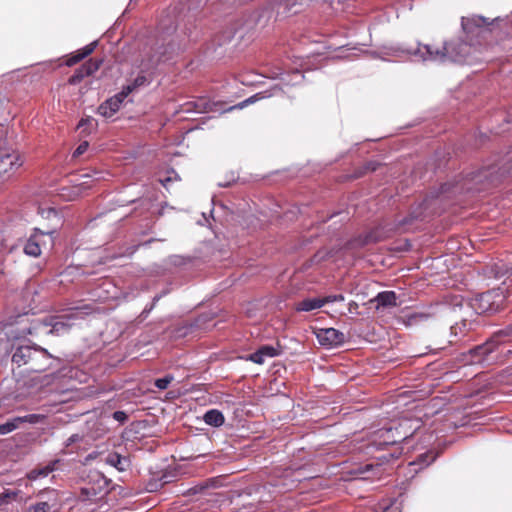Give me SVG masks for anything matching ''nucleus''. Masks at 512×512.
<instances>
[{
	"label": "nucleus",
	"instance_id": "nucleus-1",
	"mask_svg": "<svg viewBox=\"0 0 512 512\" xmlns=\"http://www.w3.org/2000/svg\"><path fill=\"white\" fill-rule=\"evenodd\" d=\"M187 0H179L171 4L158 23L157 35L148 48L143 51L141 73L128 85L132 91L149 85L152 81L151 71L160 63L168 60L182 48L190 36L191 25L195 19L192 8L187 6Z\"/></svg>",
	"mask_w": 512,
	"mask_h": 512
},
{
	"label": "nucleus",
	"instance_id": "nucleus-2",
	"mask_svg": "<svg viewBox=\"0 0 512 512\" xmlns=\"http://www.w3.org/2000/svg\"><path fill=\"white\" fill-rule=\"evenodd\" d=\"M498 18L489 19L480 15L462 17V30L467 41L453 40L445 42L442 49L433 48L430 45H419L411 52L418 60L444 63L451 61L461 64H472L476 58L472 57L475 45L480 44V39L491 31L490 26Z\"/></svg>",
	"mask_w": 512,
	"mask_h": 512
},
{
	"label": "nucleus",
	"instance_id": "nucleus-3",
	"mask_svg": "<svg viewBox=\"0 0 512 512\" xmlns=\"http://www.w3.org/2000/svg\"><path fill=\"white\" fill-rule=\"evenodd\" d=\"M512 175V149L502 157H495L479 168H472L445 182L435 191L432 198H452L459 194L482 192L495 185L504 177Z\"/></svg>",
	"mask_w": 512,
	"mask_h": 512
},
{
	"label": "nucleus",
	"instance_id": "nucleus-4",
	"mask_svg": "<svg viewBox=\"0 0 512 512\" xmlns=\"http://www.w3.org/2000/svg\"><path fill=\"white\" fill-rule=\"evenodd\" d=\"M21 336L24 335L21 333ZM13 338H0V357L11 355L12 363L18 367L28 365L30 371L43 372L51 368L54 361L59 362L58 358L39 345L22 344L20 335L15 334Z\"/></svg>",
	"mask_w": 512,
	"mask_h": 512
},
{
	"label": "nucleus",
	"instance_id": "nucleus-5",
	"mask_svg": "<svg viewBox=\"0 0 512 512\" xmlns=\"http://www.w3.org/2000/svg\"><path fill=\"white\" fill-rule=\"evenodd\" d=\"M91 307L84 305L81 307H73L69 312L56 315L47 316L43 319H33L29 327L22 329L23 335H61L69 331L73 326L76 319H80L83 315L90 313Z\"/></svg>",
	"mask_w": 512,
	"mask_h": 512
},
{
	"label": "nucleus",
	"instance_id": "nucleus-6",
	"mask_svg": "<svg viewBox=\"0 0 512 512\" xmlns=\"http://www.w3.org/2000/svg\"><path fill=\"white\" fill-rule=\"evenodd\" d=\"M420 428L418 419L402 418L398 421H393L389 426L383 427L376 432V436L383 445H394L401 442H406L409 438L413 437L417 430Z\"/></svg>",
	"mask_w": 512,
	"mask_h": 512
},
{
	"label": "nucleus",
	"instance_id": "nucleus-7",
	"mask_svg": "<svg viewBox=\"0 0 512 512\" xmlns=\"http://www.w3.org/2000/svg\"><path fill=\"white\" fill-rule=\"evenodd\" d=\"M512 341V323L494 332L486 342L477 345L469 350L472 362L482 363L489 360V355L504 343Z\"/></svg>",
	"mask_w": 512,
	"mask_h": 512
},
{
	"label": "nucleus",
	"instance_id": "nucleus-8",
	"mask_svg": "<svg viewBox=\"0 0 512 512\" xmlns=\"http://www.w3.org/2000/svg\"><path fill=\"white\" fill-rule=\"evenodd\" d=\"M512 296V289L506 285H502L483 292L476 299L477 309L480 313H496L500 311L508 297Z\"/></svg>",
	"mask_w": 512,
	"mask_h": 512
},
{
	"label": "nucleus",
	"instance_id": "nucleus-9",
	"mask_svg": "<svg viewBox=\"0 0 512 512\" xmlns=\"http://www.w3.org/2000/svg\"><path fill=\"white\" fill-rule=\"evenodd\" d=\"M56 232V229L43 231L39 228H34L32 234L24 244V253L31 257L40 256L42 252V246H46L47 244L50 246L53 245V236Z\"/></svg>",
	"mask_w": 512,
	"mask_h": 512
},
{
	"label": "nucleus",
	"instance_id": "nucleus-10",
	"mask_svg": "<svg viewBox=\"0 0 512 512\" xmlns=\"http://www.w3.org/2000/svg\"><path fill=\"white\" fill-rule=\"evenodd\" d=\"M22 164L23 159L17 151L0 150V178H9Z\"/></svg>",
	"mask_w": 512,
	"mask_h": 512
},
{
	"label": "nucleus",
	"instance_id": "nucleus-11",
	"mask_svg": "<svg viewBox=\"0 0 512 512\" xmlns=\"http://www.w3.org/2000/svg\"><path fill=\"white\" fill-rule=\"evenodd\" d=\"M483 275L488 279L502 280V285L512 287V266L503 261L486 265Z\"/></svg>",
	"mask_w": 512,
	"mask_h": 512
},
{
	"label": "nucleus",
	"instance_id": "nucleus-12",
	"mask_svg": "<svg viewBox=\"0 0 512 512\" xmlns=\"http://www.w3.org/2000/svg\"><path fill=\"white\" fill-rule=\"evenodd\" d=\"M108 492V482L101 476L97 475V480L94 483H87L81 487L79 498L82 501H97L101 499Z\"/></svg>",
	"mask_w": 512,
	"mask_h": 512
},
{
	"label": "nucleus",
	"instance_id": "nucleus-13",
	"mask_svg": "<svg viewBox=\"0 0 512 512\" xmlns=\"http://www.w3.org/2000/svg\"><path fill=\"white\" fill-rule=\"evenodd\" d=\"M44 415L41 414H27L24 416H15L7 419L4 423L0 424V435L9 434L16 429L20 428L23 424H38L43 422Z\"/></svg>",
	"mask_w": 512,
	"mask_h": 512
},
{
	"label": "nucleus",
	"instance_id": "nucleus-14",
	"mask_svg": "<svg viewBox=\"0 0 512 512\" xmlns=\"http://www.w3.org/2000/svg\"><path fill=\"white\" fill-rule=\"evenodd\" d=\"M316 337L320 345L326 348L338 347L345 342V334L335 328L320 329Z\"/></svg>",
	"mask_w": 512,
	"mask_h": 512
},
{
	"label": "nucleus",
	"instance_id": "nucleus-15",
	"mask_svg": "<svg viewBox=\"0 0 512 512\" xmlns=\"http://www.w3.org/2000/svg\"><path fill=\"white\" fill-rule=\"evenodd\" d=\"M282 353V348L279 344L276 346L262 345L254 353L247 356V360L255 364H263L267 358H274Z\"/></svg>",
	"mask_w": 512,
	"mask_h": 512
},
{
	"label": "nucleus",
	"instance_id": "nucleus-16",
	"mask_svg": "<svg viewBox=\"0 0 512 512\" xmlns=\"http://www.w3.org/2000/svg\"><path fill=\"white\" fill-rule=\"evenodd\" d=\"M120 107L121 100L112 96L98 107V113L105 118H111L120 109Z\"/></svg>",
	"mask_w": 512,
	"mask_h": 512
},
{
	"label": "nucleus",
	"instance_id": "nucleus-17",
	"mask_svg": "<svg viewBox=\"0 0 512 512\" xmlns=\"http://www.w3.org/2000/svg\"><path fill=\"white\" fill-rule=\"evenodd\" d=\"M374 302L377 309L395 307L397 306V295L394 291H382L375 296Z\"/></svg>",
	"mask_w": 512,
	"mask_h": 512
},
{
	"label": "nucleus",
	"instance_id": "nucleus-18",
	"mask_svg": "<svg viewBox=\"0 0 512 512\" xmlns=\"http://www.w3.org/2000/svg\"><path fill=\"white\" fill-rule=\"evenodd\" d=\"M281 91H282L281 87H279L278 85H275L272 88H270L269 90H264V91L258 92L255 95L245 99L244 101L239 103L237 105V107L244 108L245 106H247L249 104H253L258 100L275 96Z\"/></svg>",
	"mask_w": 512,
	"mask_h": 512
},
{
	"label": "nucleus",
	"instance_id": "nucleus-19",
	"mask_svg": "<svg viewBox=\"0 0 512 512\" xmlns=\"http://www.w3.org/2000/svg\"><path fill=\"white\" fill-rule=\"evenodd\" d=\"M324 306L322 297L305 298L296 304V311L298 312H310L319 309Z\"/></svg>",
	"mask_w": 512,
	"mask_h": 512
},
{
	"label": "nucleus",
	"instance_id": "nucleus-20",
	"mask_svg": "<svg viewBox=\"0 0 512 512\" xmlns=\"http://www.w3.org/2000/svg\"><path fill=\"white\" fill-rule=\"evenodd\" d=\"M98 42L97 41H93L92 43L86 45L85 47H83L80 51H78L75 55L71 56L70 58H68L66 60V65L67 66H73L75 64H77L78 62H80L82 59H84L85 57H87L88 55H90L94 49L96 48Z\"/></svg>",
	"mask_w": 512,
	"mask_h": 512
},
{
	"label": "nucleus",
	"instance_id": "nucleus-21",
	"mask_svg": "<svg viewBox=\"0 0 512 512\" xmlns=\"http://www.w3.org/2000/svg\"><path fill=\"white\" fill-rule=\"evenodd\" d=\"M203 420L207 425L220 427L224 424L225 418L221 411L210 409L204 414Z\"/></svg>",
	"mask_w": 512,
	"mask_h": 512
},
{
	"label": "nucleus",
	"instance_id": "nucleus-22",
	"mask_svg": "<svg viewBox=\"0 0 512 512\" xmlns=\"http://www.w3.org/2000/svg\"><path fill=\"white\" fill-rule=\"evenodd\" d=\"M106 463L115 467L119 471H125L129 466V460L118 453H110L106 457Z\"/></svg>",
	"mask_w": 512,
	"mask_h": 512
},
{
	"label": "nucleus",
	"instance_id": "nucleus-23",
	"mask_svg": "<svg viewBox=\"0 0 512 512\" xmlns=\"http://www.w3.org/2000/svg\"><path fill=\"white\" fill-rule=\"evenodd\" d=\"M470 328H471V323L467 322L466 320H463L460 323H455L450 328L451 336H453L455 338L465 336L466 333L470 330Z\"/></svg>",
	"mask_w": 512,
	"mask_h": 512
},
{
	"label": "nucleus",
	"instance_id": "nucleus-24",
	"mask_svg": "<svg viewBox=\"0 0 512 512\" xmlns=\"http://www.w3.org/2000/svg\"><path fill=\"white\" fill-rule=\"evenodd\" d=\"M212 315L211 314H208V313H204V314H201L199 315L193 323H191V327H196V328H207L208 327V322H210L212 320Z\"/></svg>",
	"mask_w": 512,
	"mask_h": 512
},
{
	"label": "nucleus",
	"instance_id": "nucleus-25",
	"mask_svg": "<svg viewBox=\"0 0 512 512\" xmlns=\"http://www.w3.org/2000/svg\"><path fill=\"white\" fill-rule=\"evenodd\" d=\"M168 481L163 478H160V479H153V480H150L147 485H146V490L149 491V492H155L159 489H161L164 484H166Z\"/></svg>",
	"mask_w": 512,
	"mask_h": 512
},
{
	"label": "nucleus",
	"instance_id": "nucleus-26",
	"mask_svg": "<svg viewBox=\"0 0 512 512\" xmlns=\"http://www.w3.org/2000/svg\"><path fill=\"white\" fill-rule=\"evenodd\" d=\"M173 380H174L173 375L168 374L162 378L156 379L154 382V385L159 390H165Z\"/></svg>",
	"mask_w": 512,
	"mask_h": 512
},
{
	"label": "nucleus",
	"instance_id": "nucleus-27",
	"mask_svg": "<svg viewBox=\"0 0 512 512\" xmlns=\"http://www.w3.org/2000/svg\"><path fill=\"white\" fill-rule=\"evenodd\" d=\"M99 63L98 62H92L91 60L84 63L82 67V71L87 76L92 75L94 72H96L99 69Z\"/></svg>",
	"mask_w": 512,
	"mask_h": 512
},
{
	"label": "nucleus",
	"instance_id": "nucleus-28",
	"mask_svg": "<svg viewBox=\"0 0 512 512\" xmlns=\"http://www.w3.org/2000/svg\"><path fill=\"white\" fill-rule=\"evenodd\" d=\"M50 509V505L47 502H38L36 504L30 505L27 509V512H48Z\"/></svg>",
	"mask_w": 512,
	"mask_h": 512
},
{
	"label": "nucleus",
	"instance_id": "nucleus-29",
	"mask_svg": "<svg viewBox=\"0 0 512 512\" xmlns=\"http://www.w3.org/2000/svg\"><path fill=\"white\" fill-rule=\"evenodd\" d=\"M84 77H87V75L83 73L82 67H80L70 77L69 83L75 85V84L79 83Z\"/></svg>",
	"mask_w": 512,
	"mask_h": 512
},
{
	"label": "nucleus",
	"instance_id": "nucleus-30",
	"mask_svg": "<svg viewBox=\"0 0 512 512\" xmlns=\"http://www.w3.org/2000/svg\"><path fill=\"white\" fill-rule=\"evenodd\" d=\"M420 217H421V213H411L408 216L399 220L398 224H399V226H406V225L411 224L414 220H416Z\"/></svg>",
	"mask_w": 512,
	"mask_h": 512
},
{
	"label": "nucleus",
	"instance_id": "nucleus-31",
	"mask_svg": "<svg viewBox=\"0 0 512 512\" xmlns=\"http://www.w3.org/2000/svg\"><path fill=\"white\" fill-rule=\"evenodd\" d=\"M132 92V88L128 87V85H125L122 87L121 91L115 94L113 97L118 98V100H121L122 104L124 100L128 97V95Z\"/></svg>",
	"mask_w": 512,
	"mask_h": 512
},
{
	"label": "nucleus",
	"instance_id": "nucleus-32",
	"mask_svg": "<svg viewBox=\"0 0 512 512\" xmlns=\"http://www.w3.org/2000/svg\"><path fill=\"white\" fill-rule=\"evenodd\" d=\"M344 295L342 294H335V295H328L325 297H322V300L324 301V305L327 303H333V302H342L344 301Z\"/></svg>",
	"mask_w": 512,
	"mask_h": 512
},
{
	"label": "nucleus",
	"instance_id": "nucleus-33",
	"mask_svg": "<svg viewBox=\"0 0 512 512\" xmlns=\"http://www.w3.org/2000/svg\"><path fill=\"white\" fill-rule=\"evenodd\" d=\"M208 485L206 483H199L188 489L187 493L190 495H196L202 493Z\"/></svg>",
	"mask_w": 512,
	"mask_h": 512
},
{
	"label": "nucleus",
	"instance_id": "nucleus-34",
	"mask_svg": "<svg viewBox=\"0 0 512 512\" xmlns=\"http://www.w3.org/2000/svg\"><path fill=\"white\" fill-rule=\"evenodd\" d=\"M88 147H89V144H88V142H87V141H83V142H81V143L78 145V147L74 150V152H73V155H72V156H73L74 158H76V157H78V156H80V155L84 154V153L87 151Z\"/></svg>",
	"mask_w": 512,
	"mask_h": 512
},
{
	"label": "nucleus",
	"instance_id": "nucleus-35",
	"mask_svg": "<svg viewBox=\"0 0 512 512\" xmlns=\"http://www.w3.org/2000/svg\"><path fill=\"white\" fill-rule=\"evenodd\" d=\"M429 315L423 312H415L409 316V320L413 323H417L422 320L428 319Z\"/></svg>",
	"mask_w": 512,
	"mask_h": 512
},
{
	"label": "nucleus",
	"instance_id": "nucleus-36",
	"mask_svg": "<svg viewBox=\"0 0 512 512\" xmlns=\"http://www.w3.org/2000/svg\"><path fill=\"white\" fill-rule=\"evenodd\" d=\"M112 417H113L114 420L118 421L121 424L125 423L126 420L128 419V416H127L126 412H124L122 410L115 411L112 414Z\"/></svg>",
	"mask_w": 512,
	"mask_h": 512
},
{
	"label": "nucleus",
	"instance_id": "nucleus-37",
	"mask_svg": "<svg viewBox=\"0 0 512 512\" xmlns=\"http://www.w3.org/2000/svg\"><path fill=\"white\" fill-rule=\"evenodd\" d=\"M357 241L359 242V245L364 246L371 242H375L376 239L373 237L372 233H368L364 236H360Z\"/></svg>",
	"mask_w": 512,
	"mask_h": 512
},
{
	"label": "nucleus",
	"instance_id": "nucleus-38",
	"mask_svg": "<svg viewBox=\"0 0 512 512\" xmlns=\"http://www.w3.org/2000/svg\"><path fill=\"white\" fill-rule=\"evenodd\" d=\"M49 474V470L47 468L40 469V470H33L31 471L29 478L30 479H37L39 476L46 477Z\"/></svg>",
	"mask_w": 512,
	"mask_h": 512
},
{
	"label": "nucleus",
	"instance_id": "nucleus-39",
	"mask_svg": "<svg viewBox=\"0 0 512 512\" xmlns=\"http://www.w3.org/2000/svg\"><path fill=\"white\" fill-rule=\"evenodd\" d=\"M435 460V456H430L428 453H423L418 457V463H426V465H429Z\"/></svg>",
	"mask_w": 512,
	"mask_h": 512
},
{
	"label": "nucleus",
	"instance_id": "nucleus-40",
	"mask_svg": "<svg viewBox=\"0 0 512 512\" xmlns=\"http://www.w3.org/2000/svg\"><path fill=\"white\" fill-rule=\"evenodd\" d=\"M170 291H171V290H170V288H168V287H167V288L163 289L159 294L155 295V296L153 297V304H157V303H158V301H159L162 297H164V296L168 295V294L170 293Z\"/></svg>",
	"mask_w": 512,
	"mask_h": 512
},
{
	"label": "nucleus",
	"instance_id": "nucleus-41",
	"mask_svg": "<svg viewBox=\"0 0 512 512\" xmlns=\"http://www.w3.org/2000/svg\"><path fill=\"white\" fill-rule=\"evenodd\" d=\"M80 439L81 437L78 434H73L67 439L66 446H70L72 443L77 442Z\"/></svg>",
	"mask_w": 512,
	"mask_h": 512
},
{
	"label": "nucleus",
	"instance_id": "nucleus-42",
	"mask_svg": "<svg viewBox=\"0 0 512 512\" xmlns=\"http://www.w3.org/2000/svg\"><path fill=\"white\" fill-rule=\"evenodd\" d=\"M156 306V304H153V302L149 305V306H146L142 312L143 315H148L153 309L154 307Z\"/></svg>",
	"mask_w": 512,
	"mask_h": 512
},
{
	"label": "nucleus",
	"instance_id": "nucleus-43",
	"mask_svg": "<svg viewBox=\"0 0 512 512\" xmlns=\"http://www.w3.org/2000/svg\"><path fill=\"white\" fill-rule=\"evenodd\" d=\"M235 181V177L232 176L231 180L229 181H226V182H219V186L220 187H229L231 185L232 182Z\"/></svg>",
	"mask_w": 512,
	"mask_h": 512
},
{
	"label": "nucleus",
	"instance_id": "nucleus-44",
	"mask_svg": "<svg viewBox=\"0 0 512 512\" xmlns=\"http://www.w3.org/2000/svg\"><path fill=\"white\" fill-rule=\"evenodd\" d=\"M376 167H377V164L374 163V162H369L367 163V165L365 166V169L367 170H371V171H375L376 170Z\"/></svg>",
	"mask_w": 512,
	"mask_h": 512
},
{
	"label": "nucleus",
	"instance_id": "nucleus-45",
	"mask_svg": "<svg viewBox=\"0 0 512 512\" xmlns=\"http://www.w3.org/2000/svg\"><path fill=\"white\" fill-rule=\"evenodd\" d=\"M171 180H172V178H171V177H166V178H164V179H161V180H160V182H161V184H162L164 187H167L168 182H170Z\"/></svg>",
	"mask_w": 512,
	"mask_h": 512
},
{
	"label": "nucleus",
	"instance_id": "nucleus-46",
	"mask_svg": "<svg viewBox=\"0 0 512 512\" xmlns=\"http://www.w3.org/2000/svg\"><path fill=\"white\" fill-rule=\"evenodd\" d=\"M50 213H52V214H54V215H56V214H57V212L55 211V209H50V210H49V214H50Z\"/></svg>",
	"mask_w": 512,
	"mask_h": 512
},
{
	"label": "nucleus",
	"instance_id": "nucleus-47",
	"mask_svg": "<svg viewBox=\"0 0 512 512\" xmlns=\"http://www.w3.org/2000/svg\"><path fill=\"white\" fill-rule=\"evenodd\" d=\"M7 248L9 249L10 252H12L15 249V246L11 245L10 247H7Z\"/></svg>",
	"mask_w": 512,
	"mask_h": 512
},
{
	"label": "nucleus",
	"instance_id": "nucleus-48",
	"mask_svg": "<svg viewBox=\"0 0 512 512\" xmlns=\"http://www.w3.org/2000/svg\"><path fill=\"white\" fill-rule=\"evenodd\" d=\"M294 74H295L296 76H301V77H303V76L300 74V72H299L298 70H296Z\"/></svg>",
	"mask_w": 512,
	"mask_h": 512
},
{
	"label": "nucleus",
	"instance_id": "nucleus-49",
	"mask_svg": "<svg viewBox=\"0 0 512 512\" xmlns=\"http://www.w3.org/2000/svg\"><path fill=\"white\" fill-rule=\"evenodd\" d=\"M507 354H509V355L512 354V350H508Z\"/></svg>",
	"mask_w": 512,
	"mask_h": 512
},
{
	"label": "nucleus",
	"instance_id": "nucleus-50",
	"mask_svg": "<svg viewBox=\"0 0 512 512\" xmlns=\"http://www.w3.org/2000/svg\"><path fill=\"white\" fill-rule=\"evenodd\" d=\"M2 416V413H0V417Z\"/></svg>",
	"mask_w": 512,
	"mask_h": 512
}]
</instances>
